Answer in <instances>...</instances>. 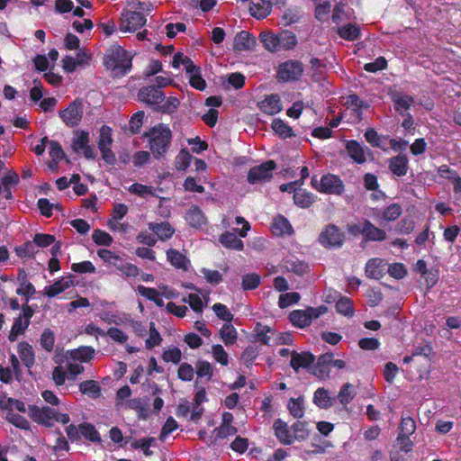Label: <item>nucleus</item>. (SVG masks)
<instances>
[{"label":"nucleus","mask_w":461,"mask_h":461,"mask_svg":"<svg viewBox=\"0 0 461 461\" xmlns=\"http://www.w3.org/2000/svg\"><path fill=\"white\" fill-rule=\"evenodd\" d=\"M17 351L23 364L30 370L35 364V354L32 345L26 341L19 342Z\"/></svg>","instance_id":"22"},{"label":"nucleus","mask_w":461,"mask_h":461,"mask_svg":"<svg viewBox=\"0 0 461 461\" xmlns=\"http://www.w3.org/2000/svg\"><path fill=\"white\" fill-rule=\"evenodd\" d=\"M195 373L197 377H207V380H211L213 375V368L210 362L205 360H198L195 364Z\"/></svg>","instance_id":"51"},{"label":"nucleus","mask_w":461,"mask_h":461,"mask_svg":"<svg viewBox=\"0 0 461 461\" xmlns=\"http://www.w3.org/2000/svg\"><path fill=\"white\" fill-rule=\"evenodd\" d=\"M5 420L9 423H11L12 425H14V427H16L20 429L28 430L31 428V425H30V422L28 421V420L18 413H14L12 411V409H10L6 411Z\"/></svg>","instance_id":"40"},{"label":"nucleus","mask_w":461,"mask_h":461,"mask_svg":"<svg viewBox=\"0 0 461 461\" xmlns=\"http://www.w3.org/2000/svg\"><path fill=\"white\" fill-rule=\"evenodd\" d=\"M103 65L113 77H122L131 69L132 56L120 45H112L104 55Z\"/></svg>","instance_id":"1"},{"label":"nucleus","mask_w":461,"mask_h":461,"mask_svg":"<svg viewBox=\"0 0 461 461\" xmlns=\"http://www.w3.org/2000/svg\"><path fill=\"white\" fill-rule=\"evenodd\" d=\"M285 267L288 271L300 276H303L309 271L308 264L298 259L287 260L285 263Z\"/></svg>","instance_id":"49"},{"label":"nucleus","mask_w":461,"mask_h":461,"mask_svg":"<svg viewBox=\"0 0 461 461\" xmlns=\"http://www.w3.org/2000/svg\"><path fill=\"white\" fill-rule=\"evenodd\" d=\"M358 233L363 236L366 241H384L386 239L384 230L376 227L369 220H364Z\"/></svg>","instance_id":"11"},{"label":"nucleus","mask_w":461,"mask_h":461,"mask_svg":"<svg viewBox=\"0 0 461 461\" xmlns=\"http://www.w3.org/2000/svg\"><path fill=\"white\" fill-rule=\"evenodd\" d=\"M291 323L297 328H305L311 324L305 310H294L289 314Z\"/></svg>","instance_id":"36"},{"label":"nucleus","mask_w":461,"mask_h":461,"mask_svg":"<svg viewBox=\"0 0 461 461\" xmlns=\"http://www.w3.org/2000/svg\"><path fill=\"white\" fill-rule=\"evenodd\" d=\"M255 331L258 340H259L264 345H269L271 338L268 333H274V330L271 328L266 325H262L261 323H257Z\"/></svg>","instance_id":"61"},{"label":"nucleus","mask_w":461,"mask_h":461,"mask_svg":"<svg viewBox=\"0 0 461 461\" xmlns=\"http://www.w3.org/2000/svg\"><path fill=\"white\" fill-rule=\"evenodd\" d=\"M335 307L338 313L347 317H352L355 313L353 302L347 296L339 297Z\"/></svg>","instance_id":"42"},{"label":"nucleus","mask_w":461,"mask_h":461,"mask_svg":"<svg viewBox=\"0 0 461 461\" xmlns=\"http://www.w3.org/2000/svg\"><path fill=\"white\" fill-rule=\"evenodd\" d=\"M271 128L282 139H288L295 135L292 127L279 118L273 120Z\"/></svg>","instance_id":"32"},{"label":"nucleus","mask_w":461,"mask_h":461,"mask_svg":"<svg viewBox=\"0 0 461 461\" xmlns=\"http://www.w3.org/2000/svg\"><path fill=\"white\" fill-rule=\"evenodd\" d=\"M79 431L83 438L91 442L100 443L102 441L99 432L92 423L83 422L79 424Z\"/></svg>","instance_id":"33"},{"label":"nucleus","mask_w":461,"mask_h":461,"mask_svg":"<svg viewBox=\"0 0 461 461\" xmlns=\"http://www.w3.org/2000/svg\"><path fill=\"white\" fill-rule=\"evenodd\" d=\"M29 327L28 321H23L22 316L14 318L12 329L8 335V339L14 342L17 339L19 335H23Z\"/></svg>","instance_id":"43"},{"label":"nucleus","mask_w":461,"mask_h":461,"mask_svg":"<svg viewBox=\"0 0 461 461\" xmlns=\"http://www.w3.org/2000/svg\"><path fill=\"white\" fill-rule=\"evenodd\" d=\"M166 253L167 260L173 267L177 269H188L189 260L184 254L175 249H169Z\"/></svg>","instance_id":"26"},{"label":"nucleus","mask_w":461,"mask_h":461,"mask_svg":"<svg viewBox=\"0 0 461 461\" xmlns=\"http://www.w3.org/2000/svg\"><path fill=\"white\" fill-rule=\"evenodd\" d=\"M338 34L344 40L353 41L360 36V29L356 24L348 23L344 26L339 27Z\"/></svg>","instance_id":"38"},{"label":"nucleus","mask_w":461,"mask_h":461,"mask_svg":"<svg viewBox=\"0 0 461 461\" xmlns=\"http://www.w3.org/2000/svg\"><path fill=\"white\" fill-rule=\"evenodd\" d=\"M345 185L339 176L332 174L324 175L321 178L318 191L323 194L340 195L344 193Z\"/></svg>","instance_id":"9"},{"label":"nucleus","mask_w":461,"mask_h":461,"mask_svg":"<svg viewBox=\"0 0 461 461\" xmlns=\"http://www.w3.org/2000/svg\"><path fill=\"white\" fill-rule=\"evenodd\" d=\"M28 414L34 422L47 428L52 427L54 421L62 424H68L70 421V417L68 413H61L49 406L39 407L30 404L28 406Z\"/></svg>","instance_id":"3"},{"label":"nucleus","mask_w":461,"mask_h":461,"mask_svg":"<svg viewBox=\"0 0 461 461\" xmlns=\"http://www.w3.org/2000/svg\"><path fill=\"white\" fill-rule=\"evenodd\" d=\"M221 339L226 346L233 345L237 340V331L234 326L225 323L220 330Z\"/></svg>","instance_id":"44"},{"label":"nucleus","mask_w":461,"mask_h":461,"mask_svg":"<svg viewBox=\"0 0 461 461\" xmlns=\"http://www.w3.org/2000/svg\"><path fill=\"white\" fill-rule=\"evenodd\" d=\"M274 434L278 441L283 445H292L294 438L290 429L285 421L281 419H276L273 423Z\"/></svg>","instance_id":"18"},{"label":"nucleus","mask_w":461,"mask_h":461,"mask_svg":"<svg viewBox=\"0 0 461 461\" xmlns=\"http://www.w3.org/2000/svg\"><path fill=\"white\" fill-rule=\"evenodd\" d=\"M40 343L47 352H51L55 344L54 332L49 328L45 329L41 335Z\"/></svg>","instance_id":"53"},{"label":"nucleus","mask_w":461,"mask_h":461,"mask_svg":"<svg viewBox=\"0 0 461 461\" xmlns=\"http://www.w3.org/2000/svg\"><path fill=\"white\" fill-rule=\"evenodd\" d=\"M266 50L270 52H276L280 50V39L279 34H274L268 32H263L259 35Z\"/></svg>","instance_id":"29"},{"label":"nucleus","mask_w":461,"mask_h":461,"mask_svg":"<svg viewBox=\"0 0 461 461\" xmlns=\"http://www.w3.org/2000/svg\"><path fill=\"white\" fill-rule=\"evenodd\" d=\"M78 387L81 393L92 399H97L101 395L102 388L97 381L86 380L81 382Z\"/></svg>","instance_id":"28"},{"label":"nucleus","mask_w":461,"mask_h":461,"mask_svg":"<svg viewBox=\"0 0 461 461\" xmlns=\"http://www.w3.org/2000/svg\"><path fill=\"white\" fill-rule=\"evenodd\" d=\"M385 271L386 263L382 258H370L366 264L365 272L368 278L379 280L384 277Z\"/></svg>","instance_id":"15"},{"label":"nucleus","mask_w":461,"mask_h":461,"mask_svg":"<svg viewBox=\"0 0 461 461\" xmlns=\"http://www.w3.org/2000/svg\"><path fill=\"white\" fill-rule=\"evenodd\" d=\"M393 102L396 112L403 115V112L411 108L414 103V98L408 95H395L393 96Z\"/></svg>","instance_id":"35"},{"label":"nucleus","mask_w":461,"mask_h":461,"mask_svg":"<svg viewBox=\"0 0 461 461\" xmlns=\"http://www.w3.org/2000/svg\"><path fill=\"white\" fill-rule=\"evenodd\" d=\"M148 225L149 229L158 236V239L163 241L169 240L175 232V229L168 221L149 222Z\"/></svg>","instance_id":"24"},{"label":"nucleus","mask_w":461,"mask_h":461,"mask_svg":"<svg viewBox=\"0 0 461 461\" xmlns=\"http://www.w3.org/2000/svg\"><path fill=\"white\" fill-rule=\"evenodd\" d=\"M272 228L273 231L278 235H291L294 232L290 221L283 215H278L275 218Z\"/></svg>","instance_id":"34"},{"label":"nucleus","mask_w":461,"mask_h":461,"mask_svg":"<svg viewBox=\"0 0 461 461\" xmlns=\"http://www.w3.org/2000/svg\"><path fill=\"white\" fill-rule=\"evenodd\" d=\"M276 168V163L274 160H267L251 167L248 172L247 180L251 185L270 181Z\"/></svg>","instance_id":"8"},{"label":"nucleus","mask_w":461,"mask_h":461,"mask_svg":"<svg viewBox=\"0 0 461 461\" xmlns=\"http://www.w3.org/2000/svg\"><path fill=\"white\" fill-rule=\"evenodd\" d=\"M356 396L354 385L350 383L344 384L338 395L337 399L343 406L348 405Z\"/></svg>","instance_id":"41"},{"label":"nucleus","mask_w":461,"mask_h":461,"mask_svg":"<svg viewBox=\"0 0 461 461\" xmlns=\"http://www.w3.org/2000/svg\"><path fill=\"white\" fill-rule=\"evenodd\" d=\"M316 196L304 189H299L294 194V203L301 208H309L315 201Z\"/></svg>","instance_id":"31"},{"label":"nucleus","mask_w":461,"mask_h":461,"mask_svg":"<svg viewBox=\"0 0 461 461\" xmlns=\"http://www.w3.org/2000/svg\"><path fill=\"white\" fill-rule=\"evenodd\" d=\"M219 240L221 244L226 249H234L238 251L243 250V241L232 232L226 231L222 233L220 236Z\"/></svg>","instance_id":"27"},{"label":"nucleus","mask_w":461,"mask_h":461,"mask_svg":"<svg viewBox=\"0 0 461 461\" xmlns=\"http://www.w3.org/2000/svg\"><path fill=\"white\" fill-rule=\"evenodd\" d=\"M212 353L216 362L222 366L229 365V355L221 344L212 345Z\"/></svg>","instance_id":"60"},{"label":"nucleus","mask_w":461,"mask_h":461,"mask_svg":"<svg viewBox=\"0 0 461 461\" xmlns=\"http://www.w3.org/2000/svg\"><path fill=\"white\" fill-rule=\"evenodd\" d=\"M89 135L87 131H82L76 140H73L72 149L79 153L81 150L86 158L94 159L95 154L93 149L88 145Z\"/></svg>","instance_id":"19"},{"label":"nucleus","mask_w":461,"mask_h":461,"mask_svg":"<svg viewBox=\"0 0 461 461\" xmlns=\"http://www.w3.org/2000/svg\"><path fill=\"white\" fill-rule=\"evenodd\" d=\"M95 350L92 347H79L74 349L70 353V357L73 360H78L81 362H88L94 357Z\"/></svg>","instance_id":"45"},{"label":"nucleus","mask_w":461,"mask_h":461,"mask_svg":"<svg viewBox=\"0 0 461 461\" xmlns=\"http://www.w3.org/2000/svg\"><path fill=\"white\" fill-rule=\"evenodd\" d=\"M294 441H302L309 437V430L307 429V423L297 420L292 425Z\"/></svg>","instance_id":"50"},{"label":"nucleus","mask_w":461,"mask_h":461,"mask_svg":"<svg viewBox=\"0 0 461 461\" xmlns=\"http://www.w3.org/2000/svg\"><path fill=\"white\" fill-rule=\"evenodd\" d=\"M318 241L326 249L341 248L345 234L335 224H328L319 235Z\"/></svg>","instance_id":"5"},{"label":"nucleus","mask_w":461,"mask_h":461,"mask_svg":"<svg viewBox=\"0 0 461 461\" xmlns=\"http://www.w3.org/2000/svg\"><path fill=\"white\" fill-rule=\"evenodd\" d=\"M144 116L145 113L143 111H138L131 116L129 129L132 134H138L140 131Z\"/></svg>","instance_id":"63"},{"label":"nucleus","mask_w":461,"mask_h":461,"mask_svg":"<svg viewBox=\"0 0 461 461\" xmlns=\"http://www.w3.org/2000/svg\"><path fill=\"white\" fill-rule=\"evenodd\" d=\"M55 236L45 233H36L33 236V241L37 248L45 249L55 242Z\"/></svg>","instance_id":"64"},{"label":"nucleus","mask_w":461,"mask_h":461,"mask_svg":"<svg viewBox=\"0 0 461 461\" xmlns=\"http://www.w3.org/2000/svg\"><path fill=\"white\" fill-rule=\"evenodd\" d=\"M315 359V356L310 351H292L290 366L295 372H298L300 368L308 369L314 364Z\"/></svg>","instance_id":"12"},{"label":"nucleus","mask_w":461,"mask_h":461,"mask_svg":"<svg viewBox=\"0 0 461 461\" xmlns=\"http://www.w3.org/2000/svg\"><path fill=\"white\" fill-rule=\"evenodd\" d=\"M346 150L348 157L357 164H364L366 161L365 149L357 140H347Z\"/></svg>","instance_id":"21"},{"label":"nucleus","mask_w":461,"mask_h":461,"mask_svg":"<svg viewBox=\"0 0 461 461\" xmlns=\"http://www.w3.org/2000/svg\"><path fill=\"white\" fill-rule=\"evenodd\" d=\"M256 45V37L247 31H241L234 37L233 50L236 51L252 50Z\"/></svg>","instance_id":"14"},{"label":"nucleus","mask_w":461,"mask_h":461,"mask_svg":"<svg viewBox=\"0 0 461 461\" xmlns=\"http://www.w3.org/2000/svg\"><path fill=\"white\" fill-rule=\"evenodd\" d=\"M93 241L98 246H110L113 243V237L106 231L95 229L92 234Z\"/></svg>","instance_id":"57"},{"label":"nucleus","mask_w":461,"mask_h":461,"mask_svg":"<svg viewBox=\"0 0 461 461\" xmlns=\"http://www.w3.org/2000/svg\"><path fill=\"white\" fill-rule=\"evenodd\" d=\"M185 221L194 228H201L206 223V218L201 208L192 205L185 213Z\"/></svg>","instance_id":"25"},{"label":"nucleus","mask_w":461,"mask_h":461,"mask_svg":"<svg viewBox=\"0 0 461 461\" xmlns=\"http://www.w3.org/2000/svg\"><path fill=\"white\" fill-rule=\"evenodd\" d=\"M19 287L16 290L18 295L24 296L26 302L35 294L36 289L34 285L28 280V274L23 268H20L17 274Z\"/></svg>","instance_id":"17"},{"label":"nucleus","mask_w":461,"mask_h":461,"mask_svg":"<svg viewBox=\"0 0 461 461\" xmlns=\"http://www.w3.org/2000/svg\"><path fill=\"white\" fill-rule=\"evenodd\" d=\"M161 357L167 363L179 364L182 359V352L179 348L174 347L164 350Z\"/></svg>","instance_id":"59"},{"label":"nucleus","mask_w":461,"mask_h":461,"mask_svg":"<svg viewBox=\"0 0 461 461\" xmlns=\"http://www.w3.org/2000/svg\"><path fill=\"white\" fill-rule=\"evenodd\" d=\"M388 167L396 176H404L409 170V159L406 154H399L388 159Z\"/></svg>","instance_id":"16"},{"label":"nucleus","mask_w":461,"mask_h":461,"mask_svg":"<svg viewBox=\"0 0 461 461\" xmlns=\"http://www.w3.org/2000/svg\"><path fill=\"white\" fill-rule=\"evenodd\" d=\"M84 113L83 101L80 98H76L72 101L67 108L60 110L59 115L62 122L70 128H74L82 121Z\"/></svg>","instance_id":"6"},{"label":"nucleus","mask_w":461,"mask_h":461,"mask_svg":"<svg viewBox=\"0 0 461 461\" xmlns=\"http://www.w3.org/2000/svg\"><path fill=\"white\" fill-rule=\"evenodd\" d=\"M261 277L258 274L249 273L242 276L241 287L245 291L255 290L259 286Z\"/></svg>","instance_id":"48"},{"label":"nucleus","mask_w":461,"mask_h":461,"mask_svg":"<svg viewBox=\"0 0 461 461\" xmlns=\"http://www.w3.org/2000/svg\"><path fill=\"white\" fill-rule=\"evenodd\" d=\"M212 310L217 317L226 321V323H230L233 320V314L225 304L216 303L212 305Z\"/></svg>","instance_id":"58"},{"label":"nucleus","mask_w":461,"mask_h":461,"mask_svg":"<svg viewBox=\"0 0 461 461\" xmlns=\"http://www.w3.org/2000/svg\"><path fill=\"white\" fill-rule=\"evenodd\" d=\"M301 296L297 292H291L286 294H282L278 298V306L281 309H285L289 307L290 305L295 304L299 302Z\"/></svg>","instance_id":"56"},{"label":"nucleus","mask_w":461,"mask_h":461,"mask_svg":"<svg viewBox=\"0 0 461 461\" xmlns=\"http://www.w3.org/2000/svg\"><path fill=\"white\" fill-rule=\"evenodd\" d=\"M164 98V92L153 85L141 87L138 93V100L149 105L158 104Z\"/></svg>","instance_id":"10"},{"label":"nucleus","mask_w":461,"mask_h":461,"mask_svg":"<svg viewBox=\"0 0 461 461\" xmlns=\"http://www.w3.org/2000/svg\"><path fill=\"white\" fill-rule=\"evenodd\" d=\"M332 357H334V355L330 352L322 354L318 357L314 366V375L317 377L324 379L330 376Z\"/></svg>","instance_id":"20"},{"label":"nucleus","mask_w":461,"mask_h":461,"mask_svg":"<svg viewBox=\"0 0 461 461\" xmlns=\"http://www.w3.org/2000/svg\"><path fill=\"white\" fill-rule=\"evenodd\" d=\"M402 206L397 203H393L384 209L382 218L386 221H394L402 215Z\"/></svg>","instance_id":"47"},{"label":"nucleus","mask_w":461,"mask_h":461,"mask_svg":"<svg viewBox=\"0 0 461 461\" xmlns=\"http://www.w3.org/2000/svg\"><path fill=\"white\" fill-rule=\"evenodd\" d=\"M303 64L295 59H288L278 65L276 79L278 82H295L301 79L303 75Z\"/></svg>","instance_id":"4"},{"label":"nucleus","mask_w":461,"mask_h":461,"mask_svg":"<svg viewBox=\"0 0 461 461\" xmlns=\"http://www.w3.org/2000/svg\"><path fill=\"white\" fill-rule=\"evenodd\" d=\"M192 161V155L186 149H183L180 150L176 158L175 164L176 168L180 171H185L190 166Z\"/></svg>","instance_id":"54"},{"label":"nucleus","mask_w":461,"mask_h":461,"mask_svg":"<svg viewBox=\"0 0 461 461\" xmlns=\"http://www.w3.org/2000/svg\"><path fill=\"white\" fill-rule=\"evenodd\" d=\"M143 136L148 140L149 148L156 159L165 158L169 150L172 131L166 124L159 123L146 131Z\"/></svg>","instance_id":"2"},{"label":"nucleus","mask_w":461,"mask_h":461,"mask_svg":"<svg viewBox=\"0 0 461 461\" xmlns=\"http://www.w3.org/2000/svg\"><path fill=\"white\" fill-rule=\"evenodd\" d=\"M272 10V5L267 0H254L249 4V13L257 19L266 18Z\"/></svg>","instance_id":"23"},{"label":"nucleus","mask_w":461,"mask_h":461,"mask_svg":"<svg viewBox=\"0 0 461 461\" xmlns=\"http://www.w3.org/2000/svg\"><path fill=\"white\" fill-rule=\"evenodd\" d=\"M287 408L292 416L297 419L302 418L304 415L303 398H291L288 402Z\"/></svg>","instance_id":"46"},{"label":"nucleus","mask_w":461,"mask_h":461,"mask_svg":"<svg viewBox=\"0 0 461 461\" xmlns=\"http://www.w3.org/2000/svg\"><path fill=\"white\" fill-rule=\"evenodd\" d=\"M258 106L263 113L267 115L277 114L283 109L280 96L276 94L267 95L263 100L258 102Z\"/></svg>","instance_id":"13"},{"label":"nucleus","mask_w":461,"mask_h":461,"mask_svg":"<svg viewBox=\"0 0 461 461\" xmlns=\"http://www.w3.org/2000/svg\"><path fill=\"white\" fill-rule=\"evenodd\" d=\"M145 15L137 11L123 9L121 13L120 31L123 32H133L146 24Z\"/></svg>","instance_id":"7"},{"label":"nucleus","mask_w":461,"mask_h":461,"mask_svg":"<svg viewBox=\"0 0 461 461\" xmlns=\"http://www.w3.org/2000/svg\"><path fill=\"white\" fill-rule=\"evenodd\" d=\"M335 398H331L328 390L318 388L313 394V402L321 409H328L334 404Z\"/></svg>","instance_id":"30"},{"label":"nucleus","mask_w":461,"mask_h":461,"mask_svg":"<svg viewBox=\"0 0 461 461\" xmlns=\"http://www.w3.org/2000/svg\"><path fill=\"white\" fill-rule=\"evenodd\" d=\"M280 50H293L298 43L295 33L291 31L284 30L279 33Z\"/></svg>","instance_id":"39"},{"label":"nucleus","mask_w":461,"mask_h":461,"mask_svg":"<svg viewBox=\"0 0 461 461\" xmlns=\"http://www.w3.org/2000/svg\"><path fill=\"white\" fill-rule=\"evenodd\" d=\"M162 341V338L156 329L155 323L153 321L149 324V338L145 341V348L147 349H151L154 347L160 345Z\"/></svg>","instance_id":"52"},{"label":"nucleus","mask_w":461,"mask_h":461,"mask_svg":"<svg viewBox=\"0 0 461 461\" xmlns=\"http://www.w3.org/2000/svg\"><path fill=\"white\" fill-rule=\"evenodd\" d=\"M14 251H15V254L20 258H34L35 255L38 253L37 247L33 240L32 241L28 240L20 246H16L14 248Z\"/></svg>","instance_id":"37"},{"label":"nucleus","mask_w":461,"mask_h":461,"mask_svg":"<svg viewBox=\"0 0 461 461\" xmlns=\"http://www.w3.org/2000/svg\"><path fill=\"white\" fill-rule=\"evenodd\" d=\"M399 429H400L399 434L411 436V434H413L415 432L416 422L411 417L402 416Z\"/></svg>","instance_id":"62"},{"label":"nucleus","mask_w":461,"mask_h":461,"mask_svg":"<svg viewBox=\"0 0 461 461\" xmlns=\"http://www.w3.org/2000/svg\"><path fill=\"white\" fill-rule=\"evenodd\" d=\"M189 77V84L190 86L199 91H203L206 88V81L203 78L201 68H197L194 70L192 73H188Z\"/></svg>","instance_id":"55"}]
</instances>
